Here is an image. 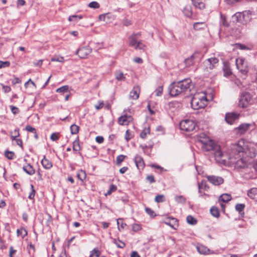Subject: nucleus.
<instances>
[{
	"mask_svg": "<svg viewBox=\"0 0 257 257\" xmlns=\"http://www.w3.org/2000/svg\"><path fill=\"white\" fill-rule=\"evenodd\" d=\"M248 150V143L245 140L241 139L237 143L232 144L229 153V159L231 162L235 164L238 168H244L248 161L245 158Z\"/></svg>",
	"mask_w": 257,
	"mask_h": 257,
	"instance_id": "obj_1",
	"label": "nucleus"
},
{
	"mask_svg": "<svg viewBox=\"0 0 257 257\" xmlns=\"http://www.w3.org/2000/svg\"><path fill=\"white\" fill-rule=\"evenodd\" d=\"M197 145L204 152L213 150L216 145L212 140L203 133L200 134L197 136Z\"/></svg>",
	"mask_w": 257,
	"mask_h": 257,
	"instance_id": "obj_2",
	"label": "nucleus"
},
{
	"mask_svg": "<svg viewBox=\"0 0 257 257\" xmlns=\"http://www.w3.org/2000/svg\"><path fill=\"white\" fill-rule=\"evenodd\" d=\"M207 101L206 93L203 91L199 92L194 94L191 101V105L193 109H199L206 106Z\"/></svg>",
	"mask_w": 257,
	"mask_h": 257,
	"instance_id": "obj_3",
	"label": "nucleus"
},
{
	"mask_svg": "<svg viewBox=\"0 0 257 257\" xmlns=\"http://www.w3.org/2000/svg\"><path fill=\"white\" fill-rule=\"evenodd\" d=\"M140 33L133 34L128 38V45L130 46L134 47L136 49H144L145 45L141 41H138L137 39L139 38Z\"/></svg>",
	"mask_w": 257,
	"mask_h": 257,
	"instance_id": "obj_4",
	"label": "nucleus"
},
{
	"mask_svg": "<svg viewBox=\"0 0 257 257\" xmlns=\"http://www.w3.org/2000/svg\"><path fill=\"white\" fill-rule=\"evenodd\" d=\"M132 111L130 108L125 109L123 111V114L118 117V123L121 125H128L133 120L131 116Z\"/></svg>",
	"mask_w": 257,
	"mask_h": 257,
	"instance_id": "obj_5",
	"label": "nucleus"
},
{
	"mask_svg": "<svg viewBox=\"0 0 257 257\" xmlns=\"http://www.w3.org/2000/svg\"><path fill=\"white\" fill-rule=\"evenodd\" d=\"M252 96L248 92H243L241 94L239 99L238 105L239 106L246 107L249 104L251 103Z\"/></svg>",
	"mask_w": 257,
	"mask_h": 257,
	"instance_id": "obj_6",
	"label": "nucleus"
},
{
	"mask_svg": "<svg viewBox=\"0 0 257 257\" xmlns=\"http://www.w3.org/2000/svg\"><path fill=\"white\" fill-rule=\"evenodd\" d=\"M195 123L192 120L185 119L180 122V129L185 132H191L195 128Z\"/></svg>",
	"mask_w": 257,
	"mask_h": 257,
	"instance_id": "obj_7",
	"label": "nucleus"
},
{
	"mask_svg": "<svg viewBox=\"0 0 257 257\" xmlns=\"http://www.w3.org/2000/svg\"><path fill=\"white\" fill-rule=\"evenodd\" d=\"M236 66L237 69L242 74L245 75L248 72V69L247 62L245 61L243 58L239 57L236 59Z\"/></svg>",
	"mask_w": 257,
	"mask_h": 257,
	"instance_id": "obj_8",
	"label": "nucleus"
},
{
	"mask_svg": "<svg viewBox=\"0 0 257 257\" xmlns=\"http://www.w3.org/2000/svg\"><path fill=\"white\" fill-rule=\"evenodd\" d=\"M176 82L179 87L180 90L181 91L182 93L186 91L189 89L192 83V81L189 78L185 79Z\"/></svg>",
	"mask_w": 257,
	"mask_h": 257,
	"instance_id": "obj_9",
	"label": "nucleus"
},
{
	"mask_svg": "<svg viewBox=\"0 0 257 257\" xmlns=\"http://www.w3.org/2000/svg\"><path fill=\"white\" fill-rule=\"evenodd\" d=\"M92 52V49L89 47H83L79 48L76 52V54L82 59L86 58Z\"/></svg>",
	"mask_w": 257,
	"mask_h": 257,
	"instance_id": "obj_10",
	"label": "nucleus"
},
{
	"mask_svg": "<svg viewBox=\"0 0 257 257\" xmlns=\"http://www.w3.org/2000/svg\"><path fill=\"white\" fill-rule=\"evenodd\" d=\"M169 93L172 96H176L182 93L180 88L176 82L172 83L168 88Z\"/></svg>",
	"mask_w": 257,
	"mask_h": 257,
	"instance_id": "obj_11",
	"label": "nucleus"
},
{
	"mask_svg": "<svg viewBox=\"0 0 257 257\" xmlns=\"http://www.w3.org/2000/svg\"><path fill=\"white\" fill-rule=\"evenodd\" d=\"M218 59L215 57H212L206 59L204 61L203 64L206 69L211 70L216 67V65L218 64Z\"/></svg>",
	"mask_w": 257,
	"mask_h": 257,
	"instance_id": "obj_12",
	"label": "nucleus"
},
{
	"mask_svg": "<svg viewBox=\"0 0 257 257\" xmlns=\"http://www.w3.org/2000/svg\"><path fill=\"white\" fill-rule=\"evenodd\" d=\"M206 178L210 183L215 186L222 184L224 181L223 178L219 176H207Z\"/></svg>",
	"mask_w": 257,
	"mask_h": 257,
	"instance_id": "obj_13",
	"label": "nucleus"
},
{
	"mask_svg": "<svg viewBox=\"0 0 257 257\" xmlns=\"http://www.w3.org/2000/svg\"><path fill=\"white\" fill-rule=\"evenodd\" d=\"M239 115L235 113H228L226 114L225 119L226 122L230 124H233V122L238 118Z\"/></svg>",
	"mask_w": 257,
	"mask_h": 257,
	"instance_id": "obj_14",
	"label": "nucleus"
},
{
	"mask_svg": "<svg viewBox=\"0 0 257 257\" xmlns=\"http://www.w3.org/2000/svg\"><path fill=\"white\" fill-rule=\"evenodd\" d=\"M196 249L198 252L202 254H209L213 253V251L210 250L207 247L203 245L196 246Z\"/></svg>",
	"mask_w": 257,
	"mask_h": 257,
	"instance_id": "obj_15",
	"label": "nucleus"
},
{
	"mask_svg": "<svg viewBox=\"0 0 257 257\" xmlns=\"http://www.w3.org/2000/svg\"><path fill=\"white\" fill-rule=\"evenodd\" d=\"M140 93V87L138 86H134L133 90L130 92V98L134 100H136L139 98Z\"/></svg>",
	"mask_w": 257,
	"mask_h": 257,
	"instance_id": "obj_16",
	"label": "nucleus"
},
{
	"mask_svg": "<svg viewBox=\"0 0 257 257\" xmlns=\"http://www.w3.org/2000/svg\"><path fill=\"white\" fill-rule=\"evenodd\" d=\"M135 162L138 169H143L145 166V163L142 157L137 156L135 158Z\"/></svg>",
	"mask_w": 257,
	"mask_h": 257,
	"instance_id": "obj_17",
	"label": "nucleus"
},
{
	"mask_svg": "<svg viewBox=\"0 0 257 257\" xmlns=\"http://www.w3.org/2000/svg\"><path fill=\"white\" fill-rule=\"evenodd\" d=\"M194 6L199 9H204L205 8V0H192Z\"/></svg>",
	"mask_w": 257,
	"mask_h": 257,
	"instance_id": "obj_18",
	"label": "nucleus"
},
{
	"mask_svg": "<svg viewBox=\"0 0 257 257\" xmlns=\"http://www.w3.org/2000/svg\"><path fill=\"white\" fill-rule=\"evenodd\" d=\"M165 223L174 229H176L178 226V220L174 218L169 219L168 221H165Z\"/></svg>",
	"mask_w": 257,
	"mask_h": 257,
	"instance_id": "obj_19",
	"label": "nucleus"
},
{
	"mask_svg": "<svg viewBox=\"0 0 257 257\" xmlns=\"http://www.w3.org/2000/svg\"><path fill=\"white\" fill-rule=\"evenodd\" d=\"M41 164L45 169H50L52 166V162L47 159L45 156H44L43 159L41 160Z\"/></svg>",
	"mask_w": 257,
	"mask_h": 257,
	"instance_id": "obj_20",
	"label": "nucleus"
},
{
	"mask_svg": "<svg viewBox=\"0 0 257 257\" xmlns=\"http://www.w3.org/2000/svg\"><path fill=\"white\" fill-rule=\"evenodd\" d=\"M214 152V155L216 160L221 159L223 156V154L220 151V147L218 145H216L214 148L212 150Z\"/></svg>",
	"mask_w": 257,
	"mask_h": 257,
	"instance_id": "obj_21",
	"label": "nucleus"
},
{
	"mask_svg": "<svg viewBox=\"0 0 257 257\" xmlns=\"http://www.w3.org/2000/svg\"><path fill=\"white\" fill-rule=\"evenodd\" d=\"M23 170L29 175H33L35 173V169L30 164H28L26 166H24Z\"/></svg>",
	"mask_w": 257,
	"mask_h": 257,
	"instance_id": "obj_22",
	"label": "nucleus"
},
{
	"mask_svg": "<svg viewBox=\"0 0 257 257\" xmlns=\"http://www.w3.org/2000/svg\"><path fill=\"white\" fill-rule=\"evenodd\" d=\"M250 126V124L249 123H243L240 124L237 128V130L238 132L241 134H244L245 132H246Z\"/></svg>",
	"mask_w": 257,
	"mask_h": 257,
	"instance_id": "obj_23",
	"label": "nucleus"
},
{
	"mask_svg": "<svg viewBox=\"0 0 257 257\" xmlns=\"http://www.w3.org/2000/svg\"><path fill=\"white\" fill-rule=\"evenodd\" d=\"M183 13L187 17L191 18L192 15V8L191 6H186L183 10Z\"/></svg>",
	"mask_w": 257,
	"mask_h": 257,
	"instance_id": "obj_24",
	"label": "nucleus"
},
{
	"mask_svg": "<svg viewBox=\"0 0 257 257\" xmlns=\"http://www.w3.org/2000/svg\"><path fill=\"white\" fill-rule=\"evenodd\" d=\"M231 199V196L228 194H224L220 196L219 201L227 202Z\"/></svg>",
	"mask_w": 257,
	"mask_h": 257,
	"instance_id": "obj_25",
	"label": "nucleus"
},
{
	"mask_svg": "<svg viewBox=\"0 0 257 257\" xmlns=\"http://www.w3.org/2000/svg\"><path fill=\"white\" fill-rule=\"evenodd\" d=\"M17 233L18 236H21L22 238L25 237L28 234L27 230L23 227L17 229Z\"/></svg>",
	"mask_w": 257,
	"mask_h": 257,
	"instance_id": "obj_26",
	"label": "nucleus"
},
{
	"mask_svg": "<svg viewBox=\"0 0 257 257\" xmlns=\"http://www.w3.org/2000/svg\"><path fill=\"white\" fill-rule=\"evenodd\" d=\"M249 20L250 18L248 14L242 13V17L240 19V20H241V21H240V23L245 24L248 22H249Z\"/></svg>",
	"mask_w": 257,
	"mask_h": 257,
	"instance_id": "obj_27",
	"label": "nucleus"
},
{
	"mask_svg": "<svg viewBox=\"0 0 257 257\" xmlns=\"http://www.w3.org/2000/svg\"><path fill=\"white\" fill-rule=\"evenodd\" d=\"M242 17V13H237L235 14L232 17V20L234 23H240V19Z\"/></svg>",
	"mask_w": 257,
	"mask_h": 257,
	"instance_id": "obj_28",
	"label": "nucleus"
},
{
	"mask_svg": "<svg viewBox=\"0 0 257 257\" xmlns=\"http://www.w3.org/2000/svg\"><path fill=\"white\" fill-rule=\"evenodd\" d=\"M257 195V188H253L247 192V195L251 198L254 199Z\"/></svg>",
	"mask_w": 257,
	"mask_h": 257,
	"instance_id": "obj_29",
	"label": "nucleus"
},
{
	"mask_svg": "<svg viewBox=\"0 0 257 257\" xmlns=\"http://www.w3.org/2000/svg\"><path fill=\"white\" fill-rule=\"evenodd\" d=\"M186 220L188 224L193 225H195L197 222L196 219L191 215L187 216L186 217Z\"/></svg>",
	"mask_w": 257,
	"mask_h": 257,
	"instance_id": "obj_30",
	"label": "nucleus"
},
{
	"mask_svg": "<svg viewBox=\"0 0 257 257\" xmlns=\"http://www.w3.org/2000/svg\"><path fill=\"white\" fill-rule=\"evenodd\" d=\"M205 26V25L203 22H197L193 24V28L196 30H199L203 29Z\"/></svg>",
	"mask_w": 257,
	"mask_h": 257,
	"instance_id": "obj_31",
	"label": "nucleus"
},
{
	"mask_svg": "<svg viewBox=\"0 0 257 257\" xmlns=\"http://www.w3.org/2000/svg\"><path fill=\"white\" fill-rule=\"evenodd\" d=\"M86 176L85 172L82 170L78 171L77 173V178L81 181L84 180L86 178Z\"/></svg>",
	"mask_w": 257,
	"mask_h": 257,
	"instance_id": "obj_32",
	"label": "nucleus"
},
{
	"mask_svg": "<svg viewBox=\"0 0 257 257\" xmlns=\"http://www.w3.org/2000/svg\"><path fill=\"white\" fill-rule=\"evenodd\" d=\"M69 86L68 85H64L56 89V92L58 93L64 94L68 91Z\"/></svg>",
	"mask_w": 257,
	"mask_h": 257,
	"instance_id": "obj_33",
	"label": "nucleus"
},
{
	"mask_svg": "<svg viewBox=\"0 0 257 257\" xmlns=\"http://www.w3.org/2000/svg\"><path fill=\"white\" fill-rule=\"evenodd\" d=\"M184 63L186 66L192 65L194 63V55H192L190 57L186 59L184 61Z\"/></svg>",
	"mask_w": 257,
	"mask_h": 257,
	"instance_id": "obj_34",
	"label": "nucleus"
},
{
	"mask_svg": "<svg viewBox=\"0 0 257 257\" xmlns=\"http://www.w3.org/2000/svg\"><path fill=\"white\" fill-rule=\"evenodd\" d=\"M150 127L145 128L140 134V137L142 139L146 138L147 136L150 134Z\"/></svg>",
	"mask_w": 257,
	"mask_h": 257,
	"instance_id": "obj_35",
	"label": "nucleus"
},
{
	"mask_svg": "<svg viewBox=\"0 0 257 257\" xmlns=\"http://www.w3.org/2000/svg\"><path fill=\"white\" fill-rule=\"evenodd\" d=\"M117 224L118 225V229L119 230H121L122 229H124L125 227L126 226V224L123 222L122 220L121 219H117Z\"/></svg>",
	"mask_w": 257,
	"mask_h": 257,
	"instance_id": "obj_36",
	"label": "nucleus"
},
{
	"mask_svg": "<svg viewBox=\"0 0 257 257\" xmlns=\"http://www.w3.org/2000/svg\"><path fill=\"white\" fill-rule=\"evenodd\" d=\"M82 16L81 15H72L69 16L68 18V20L70 22L75 21L77 22L78 20H80L82 19Z\"/></svg>",
	"mask_w": 257,
	"mask_h": 257,
	"instance_id": "obj_37",
	"label": "nucleus"
},
{
	"mask_svg": "<svg viewBox=\"0 0 257 257\" xmlns=\"http://www.w3.org/2000/svg\"><path fill=\"white\" fill-rule=\"evenodd\" d=\"M79 126L75 124H73L70 126L71 133L72 135L76 134L79 131Z\"/></svg>",
	"mask_w": 257,
	"mask_h": 257,
	"instance_id": "obj_38",
	"label": "nucleus"
},
{
	"mask_svg": "<svg viewBox=\"0 0 257 257\" xmlns=\"http://www.w3.org/2000/svg\"><path fill=\"white\" fill-rule=\"evenodd\" d=\"M175 200L178 203H184L186 202V198L182 195L176 196Z\"/></svg>",
	"mask_w": 257,
	"mask_h": 257,
	"instance_id": "obj_39",
	"label": "nucleus"
},
{
	"mask_svg": "<svg viewBox=\"0 0 257 257\" xmlns=\"http://www.w3.org/2000/svg\"><path fill=\"white\" fill-rule=\"evenodd\" d=\"M210 213L212 216L217 217L219 215V212L218 209L216 207H212L210 209Z\"/></svg>",
	"mask_w": 257,
	"mask_h": 257,
	"instance_id": "obj_40",
	"label": "nucleus"
},
{
	"mask_svg": "<svg viewBox=\"0 0 257 257\" xmlns=\"http://www.w3.org/2000/svg\"><path fill=\"white\" fill-rule=\"evenodd\" d=\"M117 187L113 184H111L110 185L108 190L105 193V195H109L111 194L112 192H114L116 190Z\"/></svg>",
	"mask_w": 257,
	"mask_h": 257,
	"instance_id": "obj_41",
	"label": "nucleus"
},
{
	"mask_svg": "<svg viewBox=\"0 0 257 257\" xmlns=\"http://www.w3.org/2000/svg\"><path fill=\"white\" fill-rule=\"evenodd\" d=\"M115 77L119 81H124L125 80L124 74L121 72H117L115 74Z\"/></svg>",
	"mask_w": 257,
	"mask_h": 257,
	"instance_id": "obj_42",
	"label": "nucleus"
},
{
	"mask_svg": "<svg viewBox=\"0 0 257 257\" xmlns=\"http://www.w3.org/2000/svg\"><path fill=\"white\" fill-rule=\"evenodd\" d=\"M52 62H63L64 61V57L62 56H55L53 58H51V60Z\"/></svg>",
	"mask_w": 257,
	"mask_h": 257,
	"instance_id": "obj_43",
	"label": "nucleus"
},
{
	"mask_svg": "<svg viewBox=\"0 0 257 257\" xmlns=\"http://www.w3.org/2000/svg\"><path fill=\"white\" fill-rule=\"evenodd\" d=\"M100 254V251H99L98 249L96 248H94L91 251L89 257H99Z\"/></svg>",
	"mask_w": 257,
	"mask_h": 257,
	"instance_id": "obj_44",
	"label": "nucleus"
},
{
	"mask_svg": "<svg viewBox=\"0 0 257 257\" xmlns=\"http://www.w3.org/2000/svg\"><path fill=\"white\" fill-rule=\"evenodd\" d=\"M113 243L119 248H123L125 246V244L123 242L120 240H117L115 239L113 240Z\"/></svg>",
	"mask_w": 257,
	"mask_h": 257,
	"instance_id": "obj_45",
	"label": "nucleus"
},
{
	"mask_svg": "<svg viewBox=\"0 0 257 257\" xmlns=\"http://www.w3.org/2000/svg\"><path fill=\"white\" fill-rule=\"evenodd\" d=\"M5 156L9 160H12L15 156V153L12 151H6L5 153Z\"/></svg>",
	"mask_w": 257,
	"mask_h": 257,
	"instance_id": "obj_46",
	"label": "nucleus"
},
{
	"mask_svg": "<svg viewBox=\"0 0 257 257\" xmlns=\"http://www.w3.org/2000/svg\"><path fill=\"white\" fill-rule=\"evenodd\" d=\"M88 7L92 9H96L100 7V5L98 3L94 1L90 3L88 5Z\"/></svg>",
	"mask_w": 257,
	"mask_h": 257,
	"instance_id": "obj_47",
	"label": "nucleus"
},
{
	"mask_svg": "<svg viewBox=\"0 0 257 257\" xmlns=\"http://www.w3.org/2000/svg\"><path fill=\"white\" fill-rule=\"evenodd\" d=\"M31 191L29 193L28 198L30 199H33L35 197V190L34 189V187L33 185H32V184H31Z\"/></svg>",
	"mask_w": 257,
	"mask_h": 257,
	"instance_id": "obj_48",
	"label": "nucleus"
},
{
	"mask_svg": "<svg viewBox=\"0 0 257 257\" xmlns=\"http://www.w3.org/2000/svg\"><path fill=\"white\" fill-rule=\"evenodd\" d=\"M125 157L126 156L123 155L118 156L116 160L117 164L120 165L124 161Z\"/></svg>",
	"mask_w": 257,
	"mask_h": 257,
	"instance_id": "obj_49",
	"label": "nucleus"
},
{
	"mask_svg": "<svg viewBox=\"0 0 257 257\" xmlns=\"http://www.w3.org/2000/svg\"><path fill=\"white\" fill-rule=\"evenodd\" d=\"M155 200L157 202H163L165 201L164 196L163 195H158L155 197Z\"/></svg>",
	"mask_w": 257,
	"mask_h": 257,
	"instance_id": "obj_50",
	"label": "nucleus"
},
{
	"mask_svg": "<svg viewBox=\"0 0 257 257\" xmlns=\"http://www.w3.org/2000/svg\"><path fill=\"white\" fill-rule=\"evenodd\" d=\"M220 24L224 26L227 27L228 23L226 21L225 17H224L222 14L220 15Z\"/></svg>",
	"mask_w": 257,
	"mask_h": 257,
	"instance_id": "obj_51",
	"label": "nucleus"
},
{
	"mask_svg": "<svg viewBox=\"0 0 257 257\" xmlns=\"http://www.w3.org/2000/svg\"><path fill=\"white\" fill-rule=\"evenodd\" d=\"M245 207L243 204H237L235 206V209L239 212H241Z\"/></svg>",
	"mask_w": 257,
	"mask_h": 257,
	"instance_id": "obj_52",
	"label": "nucleus"
},
{
	"mask_svg": "<svg viewBox=\"0 0 257 257\" xmlns=\"http://www.w3.org/2000/svg\"><path fill=\"white\" fill-rule=\"evenodd\" d=\"M10 62L9 61H0V69L8 67L10 66Z\"/></svg>",
	"mask_w": 257,
	"mask_h": 257,
	"instance_id": "obj_53",
	"label": "nucleus"
},
{
	"mask_svg": "<svg viewBox=\"0 0 257 257\" xmlns=\"http://www.w3.org/2000/svg\"><path fill=\"white\" fill-rule=\"evenodd\" d=\"M141 229L142 227L141 225L139 224H134L132 225V230L135 232L138 231L140 230Z\"/></svg>",
	"mask_w": 257,
	"mask_h": 257,
	"instance_id": "obj_54",
	"label": "nucleus"
},
{
	"mask_svg": "<svg viewBox=\"0 0 257 257\" xmlns=\"http://www.w3.org/2000/svg\"><path fill=\"white\" fill-rule=\"evenodd\" d=\"M133 135L131 133L129 130H126L125 134V139L127 142L131 140L133 138Z\"/></svg>",
	"mask_w": 257,
	"mask_h": 257,
	"instance_id": "obj_55",
	"label": "nucleus"
},
{
	"mask_svg": "<svg viewBox=\"0 0 257 257\" xmlns=\"http://www.w3.org/2000/svg\"><path fill=\"white\" fill-rule=\"evenodd\" d=\"M145 211H146V213L148 214H149L151 217H154L156 215L154 211L152 209H151L150 208H146L145 209Z\"/></svg>",
	"mask_w": 257,
	"mask_h": 257,
	"instance_id": "obj_56",
	"label": "nucleus"
},
{
	"mask_svg": "<svg viewBox=\"0 0 257 257\" xmlns=\"http://www.w3.org/2000/svg\"><path fill=\"white\" fill-rule=\"evenodd\" d=\"M73 150L75 151H78L80 150V146L78 141H75L73 142Z\"/></svg>",
	"mask_w": 257,
	"mask_h": 257,
	"instance_id": "obj_57",
	"label": "nucleus"
},
{
	"mask_svg": "<svg viewBox=\"0 0 257 257\" xmlns=\"http://www.w3.org/2000/svg\"><path fill=\"white\" fill-rule=\"evenodd\" d=\"M10 108L12 111V112L14 114H16L18 113L19 112L18 108L15 106L10 105Z\"/></svg>",
	"mask_w": 257,
	"mask_h": 257,
	"instance_id": "obj_58",
	"label": "nucleus"
},
{
	"mask_svg": "<svg viewBox=\"0 0 257 257\" xmlns=\"http://www.w3.org/2000/svg\"><path fill=\"white\" fill-rule=\"evenodd\" d=\"M163 92V87H159L158 89H157L155 91V95L157 96H161Z\"/></svg>",
	"mask_w": 257,
	"mask_h": 257,
	"instance_id": "obj_59",
	"label": "nucleus"
},
{
	"mask_svg": "<svg viewBox=\"0 0 257 257\" xmlns=\"http://www.w3.org/2000/svg\"><path fill=\"white\" fill-rule=\"evenodd\" d=\"M223 72H224V75L225 76H229L231 74V72L230 70L229 69V68H228L226 67L223 69Z\"/></svg>",
	"mask_w": 257,
	"mask_h": 257,
	"instance_id": "obj_60",
	"label": "nucleus"
},
{
	"mask_svg": "<svg viewBox=\"0 0 257 257\" xmlns=\"http://www.w3.org/2000/svg\"><path fill=\"white\" fill-rule=\"evenodd\" d=\"M235 48L240 50H245L248 49L245 45L241 44H236Z\"/></svg>",
	"mask_w": 257,
	"mask_h": 257,
	"instance_id": "obj_61",
	"label": "nucleus"
},
{
	"mask_svg": "<svg viewBox=\"0 0 257 257\" xmlns=\"http://www.w3.org/2000/svg\"><path fill=\"white\" fill-rule=\"evenodd\" d=\"M2 86L3 90L5 93H8L11 91V88L9 86H6L3 84H2Z\"/></svg>",
	"mask_w": 257,
	"mask_h": 257,
	"instance_id": "obj_62",
	"label": "nucleus"
},
{
	"mask_svg": "<svg viewBox=\"0 0 257 257\" xmlns=\"http://www.w3.org/2000/svg\"><path fill=\"white\" fill-rule=\"evenodd\" d=\"M26 130L30 132L36 133V130L34 127L31 125H28L26 126Z\"/></svg>",
	"mask_w": 257,
	"mask_h": 257,
	"instance_id": "obj_63",
	"label": "nucleus"
},
{
	"mask_svg": "<svg viewBox=\"0 0 257 257\" xmlns=\"http://www.w3.org/2000/svg\"><path fill=\"white\" fill-rule=\"evenodd\" d=\"M95 141L97 143L101 144L103 142L104 138L101 136H97L95 138Z\"/></svg>",
	"mask_w": 257,
	"mask_h": 257,
	"instance_id": "obj_64",
	"label": "nucleus"
}]
</instances>
